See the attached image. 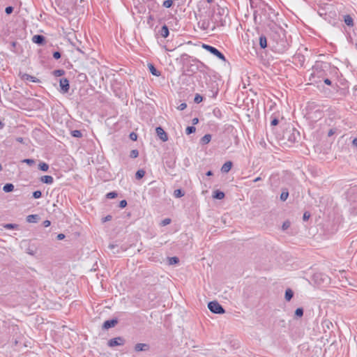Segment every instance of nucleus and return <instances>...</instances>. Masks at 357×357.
<instances>
[{"label": "nucleus", "instance_id": "f257e3e1", "mask_svg": "<svg viewBox=\"0 0 357 357\" xmlns=\"http://www.w3.org/2000/svg\"><path fill=\"white\" fill-rule=\"evenodd\" d=\"M208 307L211 312L215 314H224L225 310L222 306L217 301H211L208 304Z\"/></svg>", "mask_w": 357, "mask_h": 357}, {"label": "nucleus", "instance_id": "f03ea898", "mask_svg": "<svg viewBox=\"0 0 357 357\" xmlns=\"http://www.w3.org/2000/svg\"><path fill=\"white\" fill-rule=\"evenodd\" d=\"M202 47L208 51L210 53H211L212 54L216 56L218 59H221L222 61H225L226 59H225V56L223 55V54H222L218 49H216L215 47H213V46H211V45H206V44H203L202 45Z\"/></svg>", "mask_w": 357, "mask_h": 357}, {"label": "nucleus", "instance_id": "7ed1b4c3", "mask_svg": "<svg viewBox=\"0 0 357 357\" xmlns=\"http://www.w3.org/2000/svg\"><path fill=\"white\" fill-rule=\"evenodd\" d=\"M125 343V340L121 337H117L115 338H112L108 341V346L110 347H114L116 346H121Z\"/></svg>", "mask_w": 357, "mask_h": 357}, {"label": "nucleus", "instance_id": "20e7f679", "mask_svg": "<svg viewBox=\"0 0 357 357\" xmlns=\"http://www.w3.org/2000/svg\"><path fill=\"white\" fill-rule=\"evenodd\" d=\"M59 85L61 87V91L63 93H67L69 91L70 85H69V81L66 78H62L60 79Z\"/></svg>", "mask_w": 357, "mask_h": 357}, {"label": "nucleus", "instance_id": "39448f33", "mask_svg": "<svg viewBox=\"0 0 357 357\" xmlns=\"http://www.w3.org/2000/svg\"><path fill=\"white\" fill-rule=\"evenodd\" d=\"M158 137L162 141L167 142L168 140V136L166 132L161 128L158 127L155 129Z\"/></svg>", "mask_w": 357, "mask_h": 357}, {"label": "nucleus", "instance_id": "423d86ee", "mask_svg": "<svg viewBox=\"0 0 357 357\" xmlns=\"http://www.w3.org/2000/svg\"><path fill=\"white\" fill-rule=\"evenodd\" d=\"M150 346L148 344L146 343H137L135 346V351H146L149 350Z\"/></svg>", "mask_w": 357, "mask_h": 357}, {"label": "nucleus", "instance_id": "0eeeda50", "mask_svg": "<svg viewBox=\"0 0 357 357\" xmlns=\"http://www.w3.org/2000/svg\"><path fill=\"white\" fill-rule=\"evenodd\" d=\"M116 324H117L116 319L107 320L104 322V324L102 325V328L104 329H109L110 328L114 327Z\"/></svg>", "mask_w": 357, "mask_h": 357}, {"label": "nucleus", "instance_id": "6e6552de", "mask_svg": "<svg viewBox=\"0 0 357 357\" xmlns=\"http://www.w3.org/2000/svg\"><path fill=\"white\" fill-rule=\"evenodd\" d=\"M32 41L34 43L38 44V45H43L45 41V38L42 35H35L32 38Z\"/></svg>", "mask_w": 357, "mask_h": 357}, {"label": "nucleus", "instance_id": "1a4fd4ad", "mask_svg": "<svg viewBox=\"0 0 357 357\" xmlns=\"http://www.w3.org/2000/svg\"><path fill=\"white\" fill-rule=\"evenodd\" d=\"M21 78L23 80L30 81V82H39L38 79H37L36 77H35L33 76H31V75H30L29 74H26V73L22 74L21 75Z\"/></svg>", "mask_w": 357, "mask_h": 357}, {"label": "nucleus", "instance_id": "9d476101", "mask_svg": "<svg viewBox=\"0 0 357 357\" xmlns=\"http://www.w3.org/2000/svg\"><path fill=\"white\" fill-rule=\"evenodd\" d=\"M232 167V162L231 161L226 162L221 167V171L223 173H227Z\"/></svg>", "mask_w": 357, "mask_h": 357}, {"label": "nucleus", "instance_id": "9b49d317", "mask_svg": "<svg viewBox=\"0 0 357 357\" xmlns=\"http://www.w3.org/2000/svg\"><path fill=\"white\" fill-rule=\"evenodd\" d=\"M344 22L348 26H354V20L351 15H346L343 16Z\"/></svg>", "mask_w": 357, "mask_h": 357}, {"label": "nucleus", "instance_id": "f8f14e48", "mask_svg": "<svg viewBox=\"0 0 357 357\" xmlns=\"http://www.w3.org/2000/svg\"><path fill=\"white\" fill-rule=\"evenodd\" d=\"M40 181L46 184H52L54 182V178L52 176H43L40 178Z\"/></svg>", "mask_w": 357, "mask_h": 357}, {"label": "nucleus", "instance_id": "ddd939ff", "mask_svg": "<svg viewBox=\"0 0 357 357\" xmlns=\"http://www.w3.org/2000/svg\"><path fill=\"white\" fill-rule=\"evenodd\" d=\"M148 67H149V69L151 72V73L153 75H155V76H160V71H158L155 67L152 64V63H149L148 64Z\"/></svg>", "mask_w": 357, "mask_h": 357}, {"label": "nucleus", "instance_id": "4468645a", "mask_svg": "<svg viewBox=\"0 0 357 357\" xmlns=\"http://www.w3.org/2000/svg\"><path fill=\"white\" fill-rule=\"evenodd\" d=\"M259 45L262 49H264L267 47V40L266 36L264 35H261L259 37Z\"/></svg>", "mask_w": 357, "mask_h": 357}, {"label": "nucleus", "instance_id": "2eb2a0df", "mask_svg": "<svg viewBox=\"0 0 357 357\" xmlns=\"http://www.w3.org/2000/svg\"><path fill=\"white\" fill-rule=\"evenodd\" d=\"M213 197L217 199H222L225 197V193L217 190L214 191Z\"/></svg>", "mask_w": 357, "mask_h": 357}, {"label": "nucleus", "instance_id": "dca6fc26", "mask_svg": "<svg viewBox=\"0 0 357 357\" xmlns=\"http://www.w3.org/2000/svg\"><path fill=\"white\" fill-rule=\"evenodd\" d=\"M294 296V292L291 289H287L285 291L284 298L286 301H289Z\"/></svg>", "mask_w": 357, "mask_h": 357}, {"label": "nucleus", "instance_id": "f3484780", "mask_svg": "<svg viewBox=\"0 0 357 357\" xmlns=\"http://www.w3.org/2000/svg\"><path fill=\"white\" fill-rule=\"evenodd\" d=\"M160 33L163 38H167L169 36L168 27L166 25L162 26Z\"/></svg>", "mask_w": 357, "mask_h": 357}, {"label": "nucleus", "instance_id": "a211bd4d", "mask_svg": "<svg viewBox=\"0 0 357 357\" xmlns=\"http://www.w3.org/2000/svg\"><path fill=\"white\" fill-rule=\"evenodd\" d=\"M38 219V215H29L26 217V221L28 222H37Z\"/></svg>", "mask_w": 357, "mask_h": 357}, {"label": "nucleus", "instance_id": "6ab92c4d", "mask_svg": "<svg viewBox=\"0 0 357 357\" xmlns=\"http://www.w3.org/2000/svg\"><path fill=\"white\" fill-rule=\"evenodd\" d=\"M169 265H175L178 264L179 259L177 257H172L167 258Z\"/></svg>", "mask_w": 357, "mask_h": 357}, {"label": "nucleus", "instance_id": "aec40b11", "mask_svg": "<svg viewBox=\"0 0 357 357\" xmlns=\"http://www.w3.org/2000/svg\"><path fill=\"white\" fill-rule=\"evenodd\" d=\"M14 189V185L12 183H6L3 187V190L6 192H12Z\"/></svg>", "mask_w": 357, "mask_h": 357}, {"label": "nucleus", "instance_id": "412c9836", "mask_svg": "<svg viewBox=\"0 0 357 357\" xmlns=\"http://www.w3.org/2000/svg\"><path fill=\"white\" fill-rule=\"evenodd\" d=\"M211 139V135L209 134L205 135L204 137H202L201 142L204 144H206L210 142Z\"/></svg>", "mask_w": 357, "mask_h": 357}, {"label": "nucleus", "instance_id": "4be33fe9", "mask_svg": "<svg viewBox=\"0 0 357 357\" xmlns=\"http://www.w3.org/2000/svg\"><path fill=\"white\" fill-rule=\"evenodd\" d=\"M289 197V192L287 190H284L282 192L280 195V199L282 202H284Z\"/></svg>", "mask_w": 357, "mask_h": 357}, {"label": "nucleus", "instance_id": "5701e85b", "mask_svg": "<svg viewBox=\"0 0 357 357\" xmlns=\"http://www.w3.org/2000/svg\"><path fill=\"white\" fill-rule=\"evenodd\" d=\"M145 175V171L143 170V169H139L136 174H135V177L137 179H141L142 178H143Z\"/></svg>", "mask_w": 357, "mask_h": 357}, {"label": "nucleus", "instance_id": "b1692460", "mask_svg": "<svg viewBox=\"0 0 357 357\" xmlns=\"http://www.w3.org/2000/svg\"><path fill=\"white\" fill-rule=\"evenodd\" d=\"M184 192H183L181 189L175 190L174 192V196L176 198H180L184 196Z\"/></svg>", "mask_w": 357, "mask_h": 357}, {"label": "nucleus", "instance_id": "393cba45", "mask_svg": "<svg viewBox=\"0 0 357 357\" xmlns=\"http://www.w3.org/2000/svg\"><path fill=\"white\" fill-rule=\"evenodd\" d=\"M41 171L47 172L49 169V165L45 162H40L38 165Z\"/></svg>", "mask_w": 357, "mask_h": 357}, {"label": "nucleus", "instance_id": "a878e982", "mask_svg": "<svg viewBox=\"0 0 357 357\" xmlns=\"http://www.w3.org/2000/svg\"><path fill=\"white\" fill-rule=\"evenodd\" d=\"M71 135L74 137L79 138L82 136V134L80 130H75L71 132Z\"/></svg>", "mask_w": 357, "mask_h": 357}, {"label": "nucleus", "instance_id": "bb28decb", "mask_svg": "<svg viewBox=\"0 0 357 357\" xmlns=\"http://www.w3.org/2000/svg\"><path fill=\"white\" fill-rule=\"evenodd\" d=\"M3 227L7 229H17L18 227V225L16 224L9 223V224L4 225Z\"/></svg>", "mask_w": 357, "mask_h": 357}, {"label": "nucleus", "instance_id": "cd10ccee", "mask_svg": "<svg viewBox=\"0 0 357 357\" xmlns=\"http://www.w3.org/2000/svg\"><path fill=\"white\" fill-rule=\"evenodd\" d=\"M196 130V128L194 126H188L185 129V133L187 135H190V134H192L193 132H195Z\"/></svg>", "mask_w": 357, "mask_h": 357}, {"label": "nucleus", "instance_id": "c85d7f7f", "mask_svg": "<svg viewBox=\"0 0 357 357\" xmlns=\"http://www.w3.org/2000/svg\"><path fill=\"white\" fill-rule=\"evenodd\" d=\"M295 315L298 317H301L303 315V309L298 307L295 310Z\"/></svg>", "mask_w": 357, "mask_h": 357}, {"label": "nucleus", "instance_id": "c756f323", "mask_svg": "<svg viewBox=\"0 0 357 357\" xmlns=\"http://www.w3.org/2000/svg\"><path fill=\"white\" fill-rule=\"evenodd\" d=\"M65 73L63 70H55L53 72V75L56 77H61Z\"/></svg>", "mask_w": 357, "mask_h": 357}, {"label": "nucleus", "instance_id": "7c9ffc66", "mask_svg": "<svg viewBox=\"0 0 357 357\" xmlns=\"http://www.w3.org/2000/svg\"><path fill=\"white\" fill-rule=\"evenodd\" d=\"M173 4V1L172 0H166L163 2V4L162 6L165 7V8H170Z\"/></svg>", "mask_w": 357, "mask_h": 357}, {"label": "nucleus", "instance_id": "2f4dec72", "mask_svg": "<svg viewBox=\"0 0 357 357\" xmlns=\"http://www.w3.org/2000/svg\"><path fill=\"white\" fill-rule=\"evenodd\" d=\"M202 100H203V97H202L201 95H199V94L197 93V94L195 95V96L194 102H195V103H199V102H201Z\"/></svg>", "mask_w": 357, "mask_h": 357}, {"label": "nucleus", "instance_id": "473e14b6", "mask_svg": "<svg viewBox=\"0 0 357 357\" xmlns=\"http://www.w3.org/2000/svg\"><path fill=\"white\" fill-rule=\"evenodd\" d=\"M138 155H139V152H138V151H137V150L134 149V150H132V151H130V156L131 158H135L138 157Z\"/></svg>", "mask_w": 357, "mask_h": 357}, {"label": "nucleus", "instance_id": "72a5a7b5", "mask_svg": "<svg viewBox=\"0 0 357 357\" xmlns=\"http://www.w3.org/2000/svg\"><path fill=\"white\" fill-rule=\"evenodd\" d=\"M106 197L108 199H114L117 197V193L116 192H110L107 194Z\"/></svg>", "mask_w": 357, "mask_h": 357}, {"label": "nucleus", "instance_id": "f704fd0d", "mask_svg": "<svg viewBox=\"0 0 357 357\" xmlns=\"http://www.w3.org/2000/svg\"><path fill=\"white\" fill-rule=\"evenodd\" d=\"M41 196H42V192L40 190H36L33 192V197L35 199H38V198L41 197Z\"/></svg>", "mask_w": 357, "mask_h": 357}, {"label": "nucleus", "instance_id": "c9c22d12", "mask_svg": "<svg viewBox=\"0 0 357 357\" xmlns=\"http://www.w3.org/2000/svg\"><path fill=\"white\" fill-rule=\"evenodd\" d=\"M13 8L12 6H8L5 9V12L8 15L11 14L13 13Z\"/></svg>", "mask_w": 357, "mask_h": 357}, {"label": "nucleus", "instance_id": "e433bc0d", "mask_svg": "<svg viewBox=\"0 0 357 357\" xmlns=\"http://www.w3.org/2000/svg\"><path fill=\"white\" fill-rule=\"evenodd\" d=\"M186 107H187V105H186V103H184V102H183V103L180 104V105L178 106L177 109H179V110H183V109H185Z\"/></svg>", "mask_w": 357, "mask_h": 357}, {"label": "nucleus", "instance_id": "4c0bfd02", "mask_svg": "<svg viewBox=\"0 0 357 357\" xmlns=\"http://www.w3.org/2000/svg\"><path fill=\"white\" fill-rule=\"evenodd\" d=\"M130 139H132V141H136L137 140V135L136 133L135 132H131L130 134Z\"/></svg>", "mask_w": 357, "mask_h": 357}, {"label": "nucleus", "instance_id": "58836bf2", "mask_svg": "<svg viewBox=\"0 0 357 357\" xmlns=\"http://www.w3.org/2000/svg\"><path fill=\"white\" fill-rule=\"evenodd\" d=\"M127 206V202L126 200H121L119 203V207L123 208Z\"/></svg>", "mask_w": 357, "mask_h": 357}, {"label": "nucleus", "instance_id": "ea45409f", "mask_svg": "<svg viewBox=\"0 0 357 357\" xmlns=\"http://www.w3.org/2000/svg\"><path fill=\"white\" fill-rule=\"evenodd\" d=\"M310 213L307 212V211L305 212L303 214V220H305V221L307 220L310 218Z\"/></svg>", "mask_w": 357, "mask_h": 357}, {"label": "nucleus", "instance_id": "a19ab883", "mask_svg": "<svg viewBox=\"0 0 357 357\" xmlns=\"http://www.w3.org/2000/svg\"><path fill=\"white\" fill-rule=\"evenodd\" d=\"M171 222V220L169 218H165L162 220V225L163 226L167 225Z\"/></svg>", "mask_w": 357, "mask_h": 357}, {"label": "nucleus", "instance_id": "79ce46f5", "mask_svg": "<svg viewBox=\"0 0 357 357\" xmlns=\"http://www.w3.org/2000/svg\"><path fill=\"white\" fill-rule=\"evenodd\" d=\"M53 57L55 59H59L61 58V53L59 52H54L53 53Z\"/></svg>", "mask_w": 357, "mask_h": 357}, {"label": "nucleus", "instance_id": "37998d69", "mask_svg": "<svg viewBox=\"0 0 357 357\" xmlns=\"http://www.w3.org/2000/svg\"><path fill=\"white\" fill-rule=\"evenodd\" d=\"M290 226V223L289 222H284L282 225V229L283 230H286L287 229H288Z\"/></svg>", "mask_w": 357, "mask_h": 357}, {"label": "nucleus", "instance_id": "c03bdc74", "mask_svg": "<svg viewBox=\"0 0 357 357\" xmlns=\"http://www.w3.org/2000/svg\"><path fill=\"white\" fill-rule=\"evenodd\" d=\"M279 123V121L277 119H273L271 122V125L273 126H277Z\"/></svg>", "mask_w": 357, "mask_h": 357}, {"label": "nucleus", "instance_id": "a18cd8bd", "mask_svg": "<svg viewBox=\"0 0 357 357\" xmlns=\"http://www.w3.org/2000/svg\"><path fill=\"white\" fill-rule=\"evenodd\" d=\"M24 162L27 163L28 165H33L34 163V160L32 159H25L24 160Z\"/></svg>", "mask_w": 357, "mask_h": 357}, {"label": "nucleus", "instance_id": "49530a36", "mask_svg": "<svg viewBox=\"0 0 357 357\" xmlns=\"http://www.w3.org/2000/svg\"><path fill=\"white\" fill-rule=\"evenodd\" d=\"M43 225L45 227H47L51 225V222L50 220H46L43 222Z\"/></svg>", "mask_w": 357, "mask_h": 357}, {"label": "nucleus", "instance_id": "de8ad7c7", "mask_svg": "<svg viewBox=\"0 0 357 357\" xmlns=\"http://www.w3.org/2000/svg\"><path fill=\"white\" fill-rule=\"evenodd\" d=\"M65 238V235L63 234H59L57 236V238L59 240H63Z\"/></svg>", "mask_w": 357, "mask_h": 357}, {"label": "nucleus", "instance_id": "09e8293b", "mask_svg": "<svg viewBox=\"0 0 357 357\" xmlns=\"http://www.w3.org/2000/svg\"><path fill=\"white\" fill-rule=\"evenodd\" d=\"M108 248H109L110 250H114V249L117 248V245H113V244H110V245L108 246Z\"/></svg>", "mask_w": 357, "mask_h": 357}, {"label": "nucleus", "instance_id": "8fccbe9b", "mask_svg": "<svg viewBox=\"0 0 357 357\" xmlns=\"http://www.w3.org/2000/svg\"><path fill=\"white\" fill-rule=\"evenodd\" d=\"M112 220V216L111 215H107L106 216L104 220H103V222H107V221H109Z\"/></svg>", "mask_w": 357, "mask_h": 357}, {"label": "nucleus", "instance_id": "3c124183", "mask_svg": "<svg viewBox=\"0 0 357 357\" xmlns=\"http://www.w3.org/2000/svg\"><path fill=\"white\" fill-rule=\"evenodd\" d=\"M324 83L327 85H331V81L329 79H324Z\"/></svg>", "mask_w": 357, "mask_h": 357}, {"label": "nucleus", "instance_id": "603ef678", "mask_svg": "<svg viewBox=\"0 0 357 357\" xmlns=\"http://www.w3.org/2000/svg\"><path fill=\"white\" fill-rule=\"evenodd\" d=\"M16 141L20 142V143H23L24 142V139L22 137H17L16 138Z\"/></svg>", "mask_w": 357, "mask_h": 357}, {"label": "nucleus", "instance_id": "864d4df0", "mask_svg": "<svg viewBox=\"0 0 357 357\" xmlns=\"http://www.w3.org/2000/svg\"><path fill=\"white\" fill-rule=\"evenodd\" d=\"M192 121V124L195 125L199 122V119L197 118H194Z\"/></svg>", "mask_w": 357, "mask_h": 357}, {"label": "nucleus", "instance_id": "5fc2aeb1", "mask_svg": "<svg viewBox=\"0 0 357 357\" xmlns=\"http://www.w3.org/2000/svg\"><path fill=\"white\" fill-rule=\"evenodd\" d=\"M352 144L354 146H357V137L356 138H354L352 141Z\"/></svg>", "mask_w": 357, "mask_h": 357}, {"label": "nucleus", "instance_id": "6e6d98bb", "mask_svg": "<svg viewBox=\"0 0 357 357\" xmlns=\"http://www.w3.org/2000/svg\"><path fill=\"white\" fill-rule=\"evenodd\" d=\"M333 134H334L333 130H330L329 132H328V136H332Z\"/></svg>", "mask_w": 357, "mask_h": 357}, {"label": "nucleus", "instance_id": "4d7b16f0", "mask_svg": "<svg viewBox=\"0 0 357 357\" xmlns=\"http://www.w3.org/2000/svg\"><path fill=\"white\" fill-rule=\"evenodd\" d=\"M261 178L259 176V177H257L255 179H254L253 181L254 182H257V181H261Z\"/></svg>", "mask_w": 357, "mask_h": 357}, {"label": "nucleus", "instance_id": "13d9d810", "mask_svg": "<svg viewBox=\"0 0 357 357\" xmlns=\"http://www.w3.org/2000/svg\"><path fill=\"white\" fill-rule=\"evenodd\" d=\"M206 174V176H212L213 172L211 171H208Z\"/></svg>", "mask_w": 357, "mask_h": 357}, {"label": "nucleus", "instance_id": "bf43d9fd", "mask_svg": "<svg viewBox=\"0 0 357 357\" xmlns=\"http://www.w3.org/2000/svg\"><path fill=\"white\" fill-rule=\"evenodd\" d=\"M3 127V124L1 123V121H0V129H2Z\"/></svg>", "mask_w": 357, "mask_h": 357}, {"label": "nucleus", "instance_id": "052dcab7", "mask_svg": "<svg viewBox=\"0 0 357 357\" xmlns=\"http://www.w3.org/2000/svg\"><path fill=\"white\" fill-rule=\"evenodd\" d=\"M206 1L210 3H212L213 1V0H206Z\"/></svg>", "mask_w": 357, "mask_h": 357}, {"label": "nucleus", "instance_id": "680f3d73", "mask_svg": "<svg viewBox=\"0 0 357 357\" xmlns=\"http://www.w3.org/2000/svg\"><path fill=\"white\" fill-rule=\"evenodd\" d=\"M77 50H78L79 52H82V50H81L80 49H79V48H77Z\"/></svg>", "mask_w": 357, "mask_h": 357}, {"label": "nucleus", "instance_id": "e2e57ef3", "mask_svg": "<svg viewBox=\"0 0 357 357\" xmlns=\"http://www.w3.org/2000/svg\"><path fill=\"white\" fill-rule=\"evenodd\" d=\"M2 169V166L0 164V171Z\"/></svg>", "mask_w": 357, "mask_h": 357}]
</instances>
